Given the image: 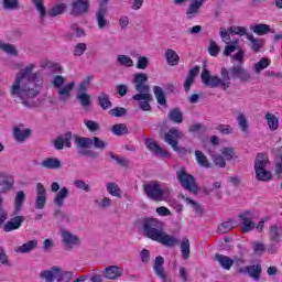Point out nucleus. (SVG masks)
Segmentation results:
<instances>
[{"label":"nucleus","mask_w":282,"mask_h":282,"mask_svg":"<svg viewBox=\"0 0 282 282\" xmlns=\"http://www.w3.org/2000/svg\"><path fill=\"white\" fill-rule=\"evenodd\" d=\"M181 252L183 254V259H188V257H191V241L188 240V238H184L181 241Z\"/></svg>","instance_id":"nucleus-45"},{"label":"nucleus","mask_w":282,"mask_h":282,"mask_svg":"<svg viewBox=\"0 0 282 282\" xmlns=\"http://www.w3.org/2000/svg\"><path fill=\"white\" fill-rule=\"evenodd\" d=\"M220 76H213L210 75V70L206 68V62H204L203 66V72L200 74L202 82L207 86V87H221L224 91L230 87V78H238L242 83H248L252 80V75L248 73L241 64L235 65L230 67L229 69L226 67H223L220 70Z\"/></svg>","instance_id":"nucleus-2"},{"label":"nucleus","mask_w":282,"mask_h":282,"mask_svg":"<svg viewBox=\"0 0 282 282\" xmlns=\"http://www.w3.org/2000/svg\"><path fill=\"white\" fill-rule=\"evenodd\" d=\"M153 270L154 274H156L162 282H173L171 276L166 273V269H164V258L162 256H158L155 258Z\"/></svg>","instance_id":"nucleus-13"},{"label":"nucleus","mask_w":282,"mask_h":282,"mask_svg":"<svg viewBox=\"0 0 282 282\" xmlns=\"http://www.w3.org/2000/svg\"><path fill=\"white\" fill-rule=\"evenodd\" d=\"M110 116H112V118H123V116H127V109L123 107H116L112 108L109 111Z\"/></svg>","instance_id":"nucleus-57"},{"label":"nucleus","mask_w":282,"mask_h":282,"mask_svg":"<svg viewBox=\"0 0 282 282\" xmlns=\"http://www.w3.org/2000/svg\"><path fill=\"white\" fill-rule=\"evenodd\" d=\"M212 160L219 169H226V159L221 154H212Z\"/></svg>","instance_id":"nucleus-56"},{"label":"nucleus","mask_w":282,"mask_h":282,"mask_svg":"<svg viewBox=\"0 0 282 282\" xmlns=\"http://www.w3.org/2000/svg\"><path fill=\"white\" fill-rule=\"evenodd\" d=\"M269 239L270 243H280L281 229L276 225H273L269 228Z\"/></svg>","instance_id":"nucleus-36"},{"label":"nucleus","mask_w":282,"mask_h":282,"mask_svg":"<svg viewBox=\"0 0 282 282\" xmlns=\"http://www.w3.org/2000/svg\"><path fill=\"white\" fill-rule=\"evenodd\" d=\"M4 10H18L19 0H2Z\"/></svg>","instance_id":"nucleus-60"},{"label":"nucleus","mask_w":282,"mask_h":282,"mask_svg":"<svg viewBox=\"0 0 282 282\" xmlns=\"http://www.w3.org/2000/svg\"><path fill=\"white\" fill-rule=\"evenodd\" d=\"M196 161L200 166H204L205 169H208L210 166L208 164V158H206V154L199 150L195 151Z\"/></svg>","instance_id":"nucleus-50"},{"label":"nucleus","mask_w":282,"mask_h":282,"mask_svg":"<svg viewBox=\"0 0 282 282\" xmlns=\"http://www.w3.org/2000/svg\"><path fill=\"white\" fill-rule=\"evenodd\" d=\"M153 94L158 104L161 105V107H166V94L164 93V89H162L160 86H154Z\"/></svg>","instance_id":"nucleus-35"},{"label":"nucleus","mask_w":282,"mask_h":282,"mask_svg":"<svg viewBox=\"0 0 282 282\" xmlns=\"http://www.w3.org/2000/svg\"><path fill=\"white\" fill-rule=\"evenodd\" d=\"M14 188V177L11 175L0 174V202L3 204L6 198L3 195L10 193Z\"/></svg>","instance_id":"nucleus-12"},{"label":"nucleus","mask_w":282,"mask_h":282,"mask_svg":"<svg viewBox=\"0 0 282 282\" xmlns=\"http://www.w3.org/2000/svg\"><path fill=\"white\" fill-rule=\"evenodd\" d=\"M177 180L185 188V191H188V193H193V195H199V186H197V181H195V176L188 174L186 172V169L182 167L177 173H176Z\"/></svg>","instance_id":"nucleus-8"},{"label":"nucleus","mask_w":282,"mask_h":282,"mask_svg":"<svg viewBox=\"0 0 282 282\" xmlns=\"http://www.w3.org/2000/svg\"><path fill=\"white\" fill-rule=\"evenodd\" d=\"M62 241L68 250H72L75 246H80V238L67 229H61Z\"/></svg>","instance_id":"nucleus-14"},{"label":"nucleus","mask_w":282,"mask_h":282,"mask_svg":"<svg viewBox=\"0 0 282 282\" xmlns=\"http://www.w3.org/2000/svg\"><path fill=\"white\" fill-rule=\"evenodd\" d=\"M76 98L85 109H87V107H91V95L87 93H77Z\"/></svg>","instance_id":"nucleus-43"},{"label":"nucleus","mask_w":282,"mask_h":282,"mask_svg":"<svg viewBox=\"0 0 282 282\" xmlns=\"http://www.w3.org/2000/svg\"><path fill=\"white\" fill-rule=\"evenodd\" d=\"M182 138V132L177 130L176 128H172L165 133L164 142L170 144L172 147L173 151L176 153H186L185 148H180L177 140Z\"/></svg>","instance_id":"nucleus-9"},{"label":"nucleus","mask_w":282,"mask_h":282,"mask_svg":"<svg viewBox=\"0 0 282 282\" xmlns=\"http://www.w3.org/2000/svg\"><path fill=\"white\" fill-rule=\"evenodd\" d=\"M117 63H120L124 67H133V59L127 55H118Z\"/></svg>","instance_id":"nucleus-58"},{"label":"nucleus","mask_w":282,"mask_h":282,"mask_svg":"<svg viewBox=\"0 0 282 282\" xmlns=\"http://www.w3.org/2000/svg\"><path fill=\"white\" fill-rule=\"evenodd\" d=\"M250 30L258 34V36H263L265 34H269V32H272V29H270V25L268 24H256L250 28Z\"/></svg>","instance_id":"nucleus-39"},{"label":"nucleus","mask_w":282,"mask_h":282,"mask_svg":"<svg viewBox=\"0 0 282 282\" xmlns=\"http://www.w3.org/2000/svg\"><path fill=\"white\" fill-rule=\"evenodd\" d=\"M149 57L139 56L137 62V69H147L149 67Z\"/></svg>","instance_id":"nucleus-63"},{"label":"nucleus","mask_w":282,"mask_h":282,"mask_svg":"<svg viewBox=\"0 0 282 282\" xmlns=\"http://www.w3.org/2000/svg\"><path fill=\"white\" fill-rule=\"evenodd\" d=\"M182 199H185L189 206H192L193 210L196 212V215H203L204 210L202 209V205L199 203L193 200L191 197H186L185 195L181 194Z\"/></svg>","instance_id":"nucleus-44"},{"label":"nucleus","mask_w":282,"mask_h":282,"mask_svg":"<svg viewBox=\"0 0 282 282\" xmlns=\"http://www.w3.org/2000/svg\"><path fill=\"white\" fill-rule=\"evenodd\" d=\"M238 274H248L250 279H253V281H260L261 274H263V268L261 264H251L242 268L237 269Z\"/></svg>","instance_id":"nucleus-11"},{"label":"nucleus","mask_w":282,"mask_h":282,"mask_svg":"<svg viewBox=\"0 0 282 282\" xmlns=\"http://www.w3.org/2000/svg\"><path fill=\"white\" fill-rule=\"evenodd\" d=\"M238 126L241 129L242 133H248L249 124H248V118H246V115L240 112L237 116Z\"/></svg>","instance_id":"nucleus-47"},{"label":"nucleus","mask_w":282,"mask_h":282,"mask_svg":"<svg viewBox=\"0 0 282 282\" xmlns=\"http://www.w3.org/2000/svg\"><path fill=\"white\" fill-rule=\"evenodd\" d=\"M87 52V44L85 43H78L75 45L74 48V56H83Z\"/></svg>","instance_id":"nucleus-64"},{"label":"nucleus","mask_w":282,"mask_h":282,"mask_svg":"<svg viewBox=\"0 0 282 282\" xmlns=\"http://www.w3.org/2000/svg\"><path fill=\"white\" fill-rule=\"evenodd\" d=\"M143 235L152 241H158L165 248H174L180 243V240L164 231V224L155 218H147L143 220Z\"/></svg>","instance_id":"nucleus-3"},{"label":"nucleus","mask_w":282,"mask_h":282,"mask_svg":"<svg viewBox=\"0 0 282 282\" xmlns=\"http://www.w3.org/2000/svg\"><path fill=\"white\" fill-rule=\"evenodd\" d=\"M106 188H107L108 193L110 195H112V197H118L119 199H120V197H122V189H120V186H118V184L108 183L106 185Z\"/></svg>","instance_id":"nucleus-42"},{"label":"nucleus","mask_w":282,"mask_h":282,"mask_svg":"<svg viewBox=\"0 0 282 282\" xmlns=\"http://www.w3.org/2000/svg\"><path fill=\"white\" fill-rule=\"evenodd\" d=\"M228 32L231 34H237L238 36H247L248 37V30L245 26H229Z\"/></svg>","instance_id":"nucleus-55"},{"label":"nucleus","mask_w":282,"mask_h":282,"mask_svg":"<svg viewBox=\"0 0 282 282\" xmlns=\"http://www.w3.org/2000/svg\"><path fill=\"white\" fill-rule=\"evenodd\" d=\"M149 75L147 73H139L134 75L133 84L138 94L132 97V100L139 102L141 111H151V104L153 95H151V86H149Z\"/></svg>","instance_id":"nucleus-4"},{"label":"nucleus","mask_w":282,"mask_h":282,"mask_svg":"<svg viewBox=\"0 0 282 282\" xmlns=\"http://www.w3.org/2000/svg\"><path fill=\"white\" fill-rule=\"evenodd\" d=\"M111 131L115 135H127L129 133V128L124 123H117L112 126Z\"/></svg>","instance_id":"nucleus-46"},{"label":"nucleus","mask_w":282,"mask_h":282,"mask_svg":"<svg viewBox=\"0 0 282 282\" xmlns=\"http://www.w3.org/2000/svg\"><path fill=\"white\" fill-rule=\"evenodd\" d=\"M270 164V159L264 153H258L254 160V171L265 169Z\"/></svg>","instance_id":"nucleus-31"},{"label":"nucleus","mask_w":282,"mask_h":282,"mask_svg":"<svg viewBox=\"0 0 282 282\" xmlns=\"http://www.w3.org/2000/svg\"><path fill=\"white\" fill-rule=\"evenodd\" d=\"M270 66V59L268 57H262L256 65H254V72L256 74H261L263 69Z\"/></svg>","instance_id":"nucleus-51"},{"label":"nucleus","mask_w":282,"mask_h":282,"mask_svg":"<svg viewBox=\"0 0 282 282\" xmlns=\"http://www.w3.org/2000/svg\"><path fill=\"white\" fill-rule=\"evenodd\" d=\"M230 34H232L231 32L228 31V29H220V39L223 41V43H225L226 45L232 43V40L230 39Z\"/></svg>","instance_id":"nucleus-62"},{"label":"nucleus","mask_w":282,"mask_h":282,"mask_svg":"<svg viewBox=\"0 0 282 282\" xmlns=\"http://www.w3.org/2000/svg\"><path fill=\"white\" fill-rule=\"evenodd\" d=\"M0 50L6 52V54H10V56H17L19 54V51H17L13 44L0 43Z\"/></svg>","instance_id":"nucleus-53"},{"label":"nucleus","mask_w":282,"mask_h":282,"mask_svg":"<svg viewBox=\"0 0 282 282\" xmlns=\"http://www.w3.org/2000/svg\"><path fill=\"white\" fill-rule=\"evenodd\" d=\"M238 217L241 220V232H250L251 230H254L256 225L254 221L252 220V212L246 210Z\"/></svg>","instance_id":"nucleus-16"},{"label":"nucleus","mask_w":282,"mask_h":282,"mask_svg":"<svg viewBox=\"0 0 282 282\" xmlns=\"http://www.w3.org/2000/svg\"><path fill=\"white\" fill-rule=\"evenodd\" d=\"M107 8L97 9L96 11V21L99 30H105L109 28V20H107Z\"/></svg>","instance_id":"nucleus-23"},{"label":"nucleus","mask_w":282,"mask_h":282,"mask_svg":"<svg viewBox=\"0 0 282 282\" xmlns=\"http://www.w3.org/2000/svg\"><path fill=\"white\" fill-rule=\"evenodd\" d=\"M69 8L70 17H85L89 12V0H73Z\"/></svg>","instance_id":"nucleus-10"},{"label":"nucleus","mask_w":282,"mask_h":282,"mask_svg":"<svg viewBox=\"0 0 282 282\" xmlns=\"http://www.w3.org/2000/svg\"><path fill=\"white\" fill-rule=\"evenodd\" d=\"M68 196H69V188L62 187L54 198V204H56V206L61 208L63 204H65V199H67Z\"/></svg>","instance_id":"nucleus-33"},{"label":"nucleus","mask_w":282,"mask_h":282,"mask_svg":"<svg viewBox=\"0 0 282 282\" xmlns=\"http://www.w3.org/2000/svg\"><path fill=\"white\" fill-rule=\"evenodd\" d=\"M32 135V130L30 129H21L19 127L13 128V138L18 142H25Z\"/></svg>","instance_id":"nucleus-27"},{"label":"nucleus","mask_w":282,"mask_h":282,"mask_svg":"<svg viewBox=\"0 0 282 282\" xmlns=\"http://www.w3.org/2000/svg\"><path fill=\"white\" fill-rule=\"evenodd\" d=\"M45 204H47V191L43 183L36 184V198H35V208L36 210H43L45 208Z\"/></svg>","instance_id":"nucleus-15"},{"label":"nucleus","mask_w":282,"mask_h":282,"mask_svg":"<svg viewBox=\"0 0 282 282\" xmlns=\"http://www.w3.org/2000/svg\"><path fill=\"white\" fill-rule=\"evenodd\" d=\"M36 64L31 63L21 68L15 75V80L10 87V94L13 98H19L26 109H36L39 102L34 100L43 90V82H41V73L35 72Z\"/></svg>","instance_id":"nucleus-1"},{"label":"nucleus","mask_w":282,"mask_h":282,"mask_svg":"<svg viewBox=\"0 0 282 282\" xmlns=\"http://www.w3.org/2000/svg\"><path fill=\"white\" fill-rule=\"evenodd\" d=\"M34 3L36 12L40 14V23L41 25H45V17H50L54 19V17H61L67 10L66 3H58L51 8L48 11L43 4V0H32Z\"/></svg>","instance_id":"nucleus-6"},{"label":"nucleus","mask_w":282,"mask_h":282,"mask_svg":"<svg viewBox=\"0 0 282 282\" xmlns=\"http://www.w3.org/2000/svg\"><path fill=\"white\" fill-rule=\"evenodd\" d=\"M167 118L171 122H175L176 124H182V122H184V113L180 108L171 109L167 113Z\"/></svg>","instance_id":"nucleus-32"},{"label":"nucleus","mask_w":282,"mask_h":282,"mask_svg":"<svg viewBox=\"0 0 282 282\" xmlns=\"http://www.w3.org/2000/svg\"><path fill=\"white\" fill-rule=\"evenodd\" d=\"M23 204H25V192L18 191L14 197L13 215H19V213H21Z\"/></svg>","instance_id":"nucleus-28"},{"label":"nucleus","mask_w":282,"mask_h":282,"mask_svg":"<svg viewBox=\"0 0 282 282\" xmlns=\"http://www.w3.org/2000/svg\"><path fill=\"white\" fill-rule=\"evenodd\" d=\"M215 261H217L219 263V265H220V268H223V270H230V268H232V258H230L228 256L216 253Z\"/></svg>","instance_id":"nucleus-29"},{"label":"nucleus","mask_w":282,"mask_h":282,"mask_svg":"<svg viewBox=\"0 0 282 282\" xmlns=\"http://www.w3.org/2000/svg\"><path fill=\"white\" fill-rule=\"evenodd\" d=\"M239 40H235L229 44H226L224 50V56H230L232 52H236V50H239Z\"/></svg>","instance_id":"nucleus-52"},{"label":"nucleus","mask_w":282,"mask_h":282,"mask_svg":"<svg viewBox=\"0 0 282 282\" xmlns=\"http://www.w3.org/2000/svg\"><path fill=\"white\" fill-rule=\"evenodd\" d=\"M122 274H124V269H122V267H118V265H110L104 270V276H105V279H108L109 281H116V280L120 279L122 276Z\"/></svg>","instance_id":"nucleus-18"},{"label":"nucleus","mask_w":282,"mask_h":282,"mask_svg":"<svg viewBox=\"0 0 282 282\" xmlns=\"http://www.w3.org/2000/svg\"><path fill=\"white\" fill-rule=\"evenodd\" d=\"M204 3H206V0H192L186 10L187 19H195L199 14Z\"/></svg>","instance_id":"nucleus-21"},{"label":"nucleus","mask_w":282,"mask_h":282,"mask_svg":"<svg viewBox=\"0 0 282 282\" xmlns=\"http://www.w3.org/2000/svg\"><path fill=\"white\" fill-rule=\"evenodd\" d=\"M56 151H63V149H72V132H66L56 138L54 142Z\"/></svg>","instance_id":"nucleus-17"},{"label":"nucleus","mask_w":282,"mask_h":282,"mask_svg":"<svg viewBox=\"0 0 282 282\" xmlns=\"http://www.w3.org/2000/svg\"><path fill=\"white\" fill-rule=\"evenodd\" d=\"M199 74V66H194L192 69H189L185 82L183 83V87L186 93L191 91V87L195 84V78H197V75Z\"/></svg>","instance_id":"nucleus-22"},{"label":"nucleus","mask_w":282,"mask_h":282,"mask_svg":"<svg viewBox=\"0 0 282 282\" xmlns=\"http://www.w3.org/2000/svg\"><path fill=\"white\" fill-rule=\"evenodd\" d=\"M234 228H235V221L230 219L225 223H221L218 226V232H223V234L230 232V230H232Z\"/></svg>","instance_id":"nucleus-54"},{"label":"nucleus","mask_w":282,"mask_h":282,"mask_svg":"<svg viewBox=\"0 0 282 282\" xmlns=\"http://www.w3.org/2000/svg\"><path fill=\"white\" fill-rule=\"evenodd\" d=\"M145 145L149 149V151L154 153V155H160L161 158H171V153H169V151L160 147V144H158V142H155L153 139H147Z\"/></svg>","instance_id":"nucleus-19"},{"label":"nucleus","mask_w":282,"mask_h":282,"mask_svg":"<svg viewBox=\"0 0 282 282\" xmlns=\"http://www.w3.org/2000/svg\"><path fill=\"white\" fill-rule=\"evenodd\" d=\"M248 41H250V47L253 52H261V47H263V41L254 37L252 33L247 34Z\"/></svg>","instance_id":"nucleus-37"},{"label":"nucleus","mask_w":282,"mask_h":282,"mask_svg":"<svg viewBox=\"0 0 282 282\" xmlns=\"http://www.w3.org/2000/svg\"><path fill=\"white\" fill-rule=\"evenodd\" d=\"M41 166L43 169L58 171V169H62L63 163H61V160H58L56 158H47L41 162Z\"/></svg>","instance_id":"nucleus-26"},{"label":"nucleus","mask_w":282,"mask_h":282,"mask_svg":"<svg viewBox=\"0 0 282 282\" xmlns=\"http://www.w3.org/2000/svg\"><path fill=\"white\" fill-rule=\"evenodd\" d=\"M37 246L39 241L36 239H33L15 248L14 252H17L18 254H28L29 252H32V250H36Z\"/></svg>","instance_id":"nucleus-24"},{"label":"nucleus","mask_w":282,"mask_h":282,"mask_svg":"<svg viewBox=\"0 0 282 282\" xmlns=\"http://www.w3.org/2000/svg\"><path fill=\"white\" fill-rule=\"evenodd\" d=\"M85 35V29L79 28L78 24H73L69 32L66 33L65 39H67V41H74V39H83Z\"/></svg>","instance_id":"nucleus-25"},{"label":"nucleus","mask_w":282,"mask_h":282,"mask_svg":"<svg viewBox=\"0 0 282 282\" xmlns=\"http://www.w3.org/2000/svg\"><path fill=\"white\" fill-rule=\"evenodd\" d=\"M208 52H209L210 56H217L219 54V52H221V47H219V45H217V42L210 40Z\"/></svg>","instance_id":"nucleus-61"},{"label":"nucleus","mask_w":282,"mask_h":282,"mask_svg":"<svg viewBox=\"0 0 282 282\" xmlns=\"http://www.w3.org/2000/svg\"><path fill=\"white\" fill-rule=\"evenodd\" d=\"M251 246L253 253L257 254L258 257H261L267 250L265 243L261 241H253L251 242Z\"/></svg>","instance_id":"nucleus-48"},{"label":"nucleus","mask_w":282,"mask_h":282,"mask_svg":"<svg viewBox=\"0 0 282 282\" xmlns=\"http://www.w3.org/2000/svg\"><path fill=\"white\" fill-rule=\"evenodd\" d=\"M75 140V144L78 149H89L94 144V140L91 138H85V137H73Z\"/></svg>","instance_id":"nucleus-34"},{"label":"nucleus","mask_w":282,"mask_h":282,"mask_svg":"<svg viewBox=\"0 0 282 282\" xmlns=\"http://www.w3.org/2000/svg\"><path fill=\"white\" fill-rule=\"evenodd\" d=\"M165 58L167 65H170L171 67L180 65V55H177V52H175L173 48H167L165 51Z\"/></svg>","instance_id":"nucleus-30"},{"label":"nucleus","mask_w":282,"mask_h":282,"mask_svg":"<svg viewBox=\"0 0 282 282\" xmlns=\"http://www.w3.org/2000/svg\"><path fill=\"white\" fill-rule=\"evenodd\" d=\"M254 172H256V180L258 182H270V180H272V173L265 169L254 170Z\"/></svg>","instance_id":"nucleus-41"},{"label":"nucleus","mask_w":282,"mask_h":282,"mask_svg":"<svg viewBox=\"0 0 282 282\" xmlns=\"http://www.w3.org/2000/svg\"><path fill=\"white\" fill-rule=\"evenodd\" d=\"M221 154L224 155L225 160L230 162V160H235V148H223L221 149Z\"/></svg>","instance_id":"nucleus-59"},{"label":"nucleus","mask_w":282,"mask_h":282,"mask_svg":"<svg viewBox=\"0 0 282 282\" xmlns=\"http://www.w3.org/2000/svg\"><path fill=\"white\" fill-rule=\"evenodd\" d=\"M23 221H25L24 216H15V217L9 219L3 225L4 232H12V230H19V228H21V226H23Z\"/></svg>","instance_id":"nucleus-20"},{"label":"nucleus","mask_w":282,"mask_h":282,"mask_svg":"<svg viewBox=\"0 0 282 282\" xmlns=\"http://www.w3.org/2000/svg\"><path fill=\"white\" fill-rule=\"evenodd\" d=\"M97 100H98L99 107H101V109L107 110V109H111V107H113V104L109 99V95H107V93H100Z\"/></svg>","instance_id":"nucleus-38"},{"label":"nucleus","mask_w":282,"mask_h":282,"mask_svg":"<svg viewBox=\"0 0 282 282\" xmlns=\"http://www.w3.org/2000/svg\"><path fill=\"white\" fill-rule=\"evenodd\" d=\"M53 217H55L57 221H66V224H72V216L65 214V212L61 209L55 210Z\"/></svg>","instance_id":"nucleus-49"},{"label":"nucleus","mask_w":282,"mask_h":282,"mask_svg":"<svg viewBox=\"0 0 282 282\" xmlns=\"http://www.w3.org/2000/svg\"><path fill=\"white\" fill-rule=\"evenodd\" d=\"M264 118L271 131H276V129H279V118H276L274 113L267 112Z\"/></svg>","instance_id":"nucleus-40"},{"label":"nucleus","mask_w":282,"mask_h":282,"mask_svg":"<svg viewBox=\"0 0 282 282\" xmlns=\"http://www.w3.org/2000/svg\"><path fill=\"white\" fill-rule=\"evenodd\" d=\"M143 191L148 199H152V202H166L171 197V189L163 188L162 183L158 181L145 182Z\"/></svg>","instance_id":"nucleus-5"},{"label":"nucleus","mask_w":282,"mask_h":282,"mask_svg":"<svg viewBox=\"0 0 282 282\" xmlns=\"http://www.w3.org/2000/svg\"><path fill=\"white\" fill-rule=\"evenodd\" d=\"M53 86L58 89L57 96L58 100L61 102H68L69 98H72V91L74 90V87H76V83L70 82L68 85H65V77L57 75L53 78Z\"/></svg>","instance_id":"nucleus-7"}]
</instances>
